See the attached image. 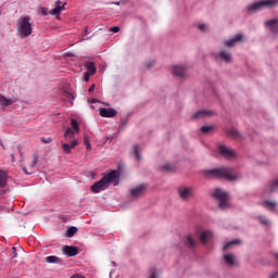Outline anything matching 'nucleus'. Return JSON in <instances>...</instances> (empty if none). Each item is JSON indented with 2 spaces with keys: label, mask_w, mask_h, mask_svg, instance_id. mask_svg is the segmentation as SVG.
Listing matches in <instances>:
<instances>
[{
  "label": "nucleus",
  "mask_w": 278,
  "mask_h": 278,
  "mask_svg": "<svg viewBox=\"0 0 278 278\" xmlns=\"http://www.w3.org/2000/svg\"><path fill=\"white\" fill-rule=\"evenodd\" d=\"M163 170H166V173H172L173 170H175V166H173L169 163H166L162 166Z\"/></svg>",
  "instance_id": "7c9ffc66"
},
{
  "label": "nucleus",
  "mask_w": 278,
  "mask_h": 278,
  "mask_svg": "<svg viewBox=\"0 0 278 278\" xmlns=\"http://www.w3.org/2000/svg\"><path fill=\"white\" fill-rule=\"evenodd\" d=\"M264 25L265 27H268L273 36H278V17L266 21Z\"/></svg>",
  "instance_id": "9b49d317"
},
{
  "label": "nucleus",
  "mask_w": 278,
  "mask_h": 278,
  "mask_svg": "<svg viewBox=\"0 0 278 278\" xmlns=\"http://www.w3.org/2000/svg\"><path fill=\"white\" fill-rule=\"evenodd\" d=\"M237 42H242V34H237L233 38L226 40V47H236Z\"/></svg>",
  "instance_id": "f3484780"
},
{
  "label": "nucleus",
  "mask_w": 278,
  "mask_h": 278,
  "mask_svg": "<svg viewBox=\"0 0 278 278\" xmlns=\"http://www.w3.org/2000/svg\"><path fill=\"white\" fill-rule=\"evenodd\" d=\"M87 73L89 75H94V73H97V66H94V62L92 61H89L87 64Z\"/></svg>",
  "instance_id": "5701e85b"
},
{
  "label": "nucleus",
  "mask_w": 278,
  "mask_h": 278,
  "mask_svg": "<svg viewBox=\"0 0 278 278\" xmlns=\"http://www.w3.org/2000/svg\"><path fill=\"white\" fill-rule=\"evenodd\" d=\"M112 264H113L114 266H116V263H115V262H112Z\"/></svg>",
  "instance_id": "603ef678"
},
{
  "label": "nucleus",
  "mask_w": 278,
  "mask_h": 278,
  "mask_svg": "<svg viewBox=\"0 0 278 278\" xmlns=\"http://www.w3.org/2000/svg\"><path fill=\"white\" fill-rule=\"evenodd\" d=\"M134 154L136 160H142V155L140 154V146L136 144L134 149Z\"/></svg>",
  "instance_id": "c756f323"
},
{
  "label": "nucleus",
  "mask_w": 278,
  "mask_h": 278,
  "mask_svg": "<svg viewBox=\"0 0 278 278\" xmlns=\"http://www.w3.org/2000/svg\"><path fill=\"white\" fill-rule=\"evenodd\" d=\"M274 257L278 261V253L274 254Z\"/></svg>",
  "instance_id": "8fccbe9b"
},
{
  "label": "nucleus",
  "mask_w": 278,
  "mask_h": 278,
  "mask_svg": "<svg viewBox=\"0 0 278 278\" xmlns=\"http://www.w3.org/2000/svg\"><path fill=\"white\" fill-rule=\"evenodd\" d=\"M84 142H85V147L88 151H90V149H92V146H90V139H88V137L84 138Z\"/></svg>",
  "instance_id": "c9c22d12"
},
{
  "label": "nucleus",
  "mask_w": 278,
  "mask_h": 278,
  "mask_svg": "<svg viewBox=\"0 0 278 278\" xmlns=\"http://www.w3.org/2000/svg\"><path fill=\"white\" fill-rule=\"evenodd\" d=\"M37 164H38V154H33V162L30 163L29 167L36 168Z\"/></svg>",
  "instance_id": "72a5a7b5"
},
{
  "label": "nucleus",
  "mask_w": 278,
  "mask_h": 278,
  "mask_svg": "<svg viewBox=\"0 0 278 278\" xmlns=\"http://www.w3.org/2000/svg\"><path fill=\"white\" fill-rule=\"evenodd\" d=\"M15 257H18V253H16V247H13L11 249V260H15Z\"/></svg>",
  "instance_id": "e433bc0d"
},
{
  "label": "nucleus",
  "mask_w": 278,
  "mask_h": 278,
  "mask_svg": "<svg viewBox=\"0 0 278 278\" xmlns=\"http://www.w3.org/2000/svg\"><path fill=\"white\" fill-rule=\"evenodd\" d=\"M205 175H210L211 177H218L223 179H227L228 181H233V179H238L237 175H233V169L229 167H219L214 169H207Z\"/></svg>",
  "instance_id": "f03ea898"
},
{
  "label": "nucleus",
  "mask_w": 278,
  "mask_h": 278,
  "mask_svg": "<svg viewBox=\"0 0 278 278\" xmlns=\"http://www.w3.org/2000/svg\"><path fill=\"white\" fill-rule=\"evenodd\" d=\"M217 151L220 153V155H223V157H226V160H230V157H236V153L233 152V150L219 144L217 147Z\"/></svg>",
  "instance_id": "f8f14e48"
},
{
  "label": "nucleus",
  "mask_w": 278,
  "mask_h": 278,
  "mask_svg": "<svg viewBox=\"0 0 278 278\" xmlns=\"http://www.w3.org/2000/svg\"><path fill=\"white\" fill-rule=\"evenodd\" d=\"M173 75L179 77L180 79L188 78L190 76V73H188V65H175L173 67Z\"/></svg>",
  "instance_id": "423d86ee"
},
{
  "label": "nucleus",
  "mask_w": 278,
  "mask_h": 278,
  "mask_svg": "<svg viewBox=\"0 0 278 278\" xmlns=\"http://www.w3.org/2000/svg\"><path fill=\"white\" fill-rule=\"evenodd\" d=\"M52 138L51 137H48V138H45V137H42L41 138V142H43V144H50V142H52Z\"/></svg>",
  "instance_id": "58836bf2"
},
{
  "label": "nucleus",
  "mask_w": 278,
  "mask_h": 278,
  "mask_svg": "<svg viewBox=\"0 0 278 278\" xmlns=\"http://www.w3.org/2000/svg\"><path fill=\"white\" fill-rule=\"evenodd\" d=\"M198 29H200V31H207L210 29V26H207L205 24H200L198 26Z\"/></svg>",
  "instance_id": "4c0bfd02"
},
{
  "label": "nucleus",
  "mask_w": 278,
  "mask_h": 278,
  "mask_svg": "<svg viewBox=\"0 0 278 278\" xmlns=\"http://www.w3.org/2000/svg\"><path fill=\"white\" fill-rule=\"evenodd\" d=\"M90 75L88 72L85 73V81H89L90 80Z\"/></svg>",
  "instance_id": "37998d69"
},
{
  "label": "nucleus",
  "mask_w": 278,
  "mask_h": 278,
  "mask_svg": "<svg viewBox=\"0 0 278 278\" xmlns=\"http://www.w3.org/2000/svg\"><path fill=\"white\" fill-rule=\"evenodd\" d=\"M11 157H12V162H14V154H11Z\"/></svg>",
  "instance_id": "3c124183"
},
{
  "label": "nucleus",
  "mask_w": 278,
  "mask_h": 278,
  "mask_svg": "<svg viewBox=\"0 0 278 278\" xmlns=\"http://www.w3.org/2000/svg\"><path fill=\"white\" fill-rule=\"evenodd\" d=\"M214 114H215L214 111L200 110L194 113L192 118H205V116H212Z\"/></svg>",
  "instance_id": "a211bd4d"
},
{
  "label": "nucleus",
  "mask_w": 278,
  "mask_h": 278,
  "mask_svg": "<svg viewBox=\"0 0 278 278\" xmlns=\"http://www.w3.org/2000/svg\"><path fill=\"white\" fill-rule=\"evenodd\" d=\"M13 103H14L13 99H8V98H5V96L0 94V105L2 108H8L10 105H13Z\"/></svg>",
  "instance_id": "aec40b11"
},
{
  "label": "nucleus",
  "mask_w": 278,
  "mask_h": 278,
  "mask_svg": "<svg viewBox=\"0 0 278 278\" xmlns=\"http://www.w3.org/2000/svg\"><path fill=\"white\" fill-rule=\"evenodd\" d=\"M278 5V0H261L254 2L248 7V12H260L264 8H276Z\"/></svg>",
  "instance_id": "20e7f679"
},
{
  "label": "nucleus",
  "mask_w": 278,
  "mask_h": 278,
  "mask_svg": "<svg viewBox=\"0 0 278 278\" xmlns=\"http://www.w3.org/2000/svg\"><path fill=\"white\" fill-rule=\"evenodd\" d=\"M121 177V174H118V170L113 169L109 174L104 175L99 181L94 182L91 186L92 192L96 194H99V192H103V190H108L110 188V184H114L116 179Z\"/></svg>",
  "instance_id": "f257e3e1"
},
{
  "label": "nucleus",
  "mask_w": 278,
  "mask_h": 278,
  "mask_svg": "<svg viewBox=\"0 0 278 278\" xmlns=\"http://www.w3.org/2000/svg\"><path fill=\"white\" fill-rule=\"evenodd\" d=\"M184 242L189 249H192V247H197V240H194L190 235L185 237Z\"/></svg>",
  "instance_id": "412c9836"
},
{
  "label": "nucleus",
  "mask_w": 278,
  "mask_h": 278,
  "mask_svg": "<svg viewBox=\"0 0 278 278\" xmlns=\"http://www.w3.org/2000/svg\"><path fill=\"white\" fill-rule=\"evenodd\" d=\"M31 21L30 16H25V17H20L17 20V31L20 35V38H27L31 36L33 34V28H31Z\"/></svg>",
  "instance_id": "7ed1b4c3"
},
{
  "label": "nucleus",
  "mask_w": 278,
  "mask_h": 278,
  "mask_svg": "<svg viewBox=\"0 0 278 278\" xmlns=\"http://www.w3.org/2000/svg\"><path fill=\"white\" fill-rule=\"evenodd\" d=\"M216 60H223V62H226V64H231V53H229L226 50H222L216 56Z\"/></svg>",
  "instance_id": "2eb2a0df"
},
{
  "label": "nucleus",
  "mask_w": 278,
  "mask_h": 278,
  "mask_svg": "<svg viewBox=\"0 0 278 278\" xmlns=\"http://www.w3.org/2000/svg\"><path fill=\"white\" fill-rule=\"evenodd\" d=\"M17 149H18V151L21 153V156H23V152H21V146H17Z\"/></svg>",
  "instance_id": "09e8293b"
},
{
  "label": "nucleus",
  "mask_w": 278,
  "mask_h": 278,
  "mask_svg": "<svg viewBox=\"0 0 278 278\" xmlns=\"http://www.w3.org/2000/svg\"><path fill=\"white\" fill-rule=\"evenodd\" d=\"M8 186V173L0 169V188H5Z\"/></svg>",
  "instance_id": "6ab92c4d"
},
{
  "label": "nucleus",
  "mask_w": 278,
  "mask_h": 278,
  "mask_svg": "<svg viewBox=\"0 0 278 278\" xmlns=\"http://www.w3.org/2000/svg\"><path fill=\"white\" fill-rule=\"evenodd\" d=\"M214 129L213 126H202L200 128V131H202V134H210V131H212Z\"/></svg>",
  "instance_id": "473e14b6"
},
{
  "label": "nucleus",
  "mask_w": 278,
  "mask_h": 278,
  "mask_svg": "<svg viewBox=\"0 0 278 278\" xmlns=\"http://www.w3.org/2000/svg\"><path fill=\"white\" fill-rule=\"evenodd\" d=\"M71 125L72 128H67L64 132V138H66V140H68V138L73 139L75 138V134H79V123L77 122V119L72 118Z\"/></svg>",
  "instance_id": "0eeeda50"
},
{
  "label": "nucleus",
  "mask_w": 278,
  "mask_h": 278,
  "mask_svg": "<svg viewBox=\"0 0 278 278\" xmlns=\"http://www.w3.org/2000/svg\"><path fill=\"white\" fill-rule=\"evenodd\" d=\"M212 197H214V199H217V201H219L218 205L220 210H227V207H229V203L227 202V193L224 192L223 190L216 189L212 194Z\"/></svg>",
  "instance_id": "39448f33"
},
{
  "label": "nucleus",
  "mask_w": 278,
  "mask_h": 278,
  "mask_svg": "<svg viewBox=\"0 0 278 278\" xmlns=\"http://www.w3.org/2000/svg\"><path fill=\"white\" fill-rule=\"evenodd\" d=\"M267 188H268L269 194H273V192H277V190H278V179L273 181L271 184H269Z\"/></svg>",
  "instance_id": "393cba45"
},
{
  "label": "nucleus",
  "mask_w": 278,
  "mask_h": 278,
  "mask_svg": "<svg viewBox=\"0 0 278 278\" xmlns=\"http://www.w3.org/2000/svg\"><path fill=\"white\" fill-rule=\"evenodd\" d=\"M46 262H47V264H62L63 263L62 258H60L55 255L47 256Z\"/></svg>",
  "instance_id": "4be33fe9"
},
{
  "label": "nucleus",
  "mask_w": 278,
  "mask_h": 278,
  "mask_svg": "<svg viewBox=\"0 0 278 278\" xmlns=\"http://www.w3.org/2000/svg\"><path fill=\"white\" fill-rule=\"evenodd\" d=\"M110 31H112L113 34H118V31H121V28L118 26H112L110 28Z\"/></svg>",
  "instance_id": "a19ab883"
},
{
  "label": "nucleus",
  "mask_w": 278,
  "mask_h": 278,
  "mask_svg": "<svg viewBox=\"0 0 278 278\" xmlns=\"http://www.w3.org/2000/svg\"><path fill=\"white\" fill-rule=\"evenodd\" d=\"M23 173H25V175H31V172H28L27 167H23Z\"/></svg>",
  "instance_id": "c03bdc74"
},
{
  "label": "nucleus",
  "mask_w": 278,
  "mask_h": 278,
  "mask_svg": "<svg viewBox=\"0 0 278 278\" xmlns=\"http://www.w3.org/2000/svg\"><path fill=\"white\" fill-rule=\"evenodd\" d=\"M178 194L182 201H188L194 197V189H192V187H180Z\"/></svg>",
  "instance_id": "1a4fd4ad"
},
{
  "label": "nucleus",
  "mask_w": 278,
  "mask_h": 278,
  "mask_svg": "<svg viewBox=\"0 0 278 278\" xmlns=\"http://www.w3.org/2000/svg\"><path fill=\"white\" fill-rule=\"evenodd\" d=\"M84 34H85V36H88V26L85 27Z\"/></svg>",
  "instance_id": "49530a36"
},
{
  "label": "nucleus",
  "mask_w": 278,
  "mask_h": 278,
  "mask_svg": "<svg viewBox=\"0 0 278 278\" xmlns=\"http://www.w3.org/2000/svg\"><path fill=\"white\" fill-rule=\"evenodd\" d=\"M228 136H231V138H240V134L236 129L228 130Z\"/></svg>",
  "instance_id": "f704fd0d"
},
{
  "label": "nucleus",
  "mask_w": 278,
  "mask_h": 278,
  "mask_svg": "<svg viewBox=\"0 0 278 278\" xmlns=\"http://www.w3.org/2000/svg\"><path fill=\"white\" fill-rule=\"evenodd\" d=\"M257 218H258L261 225H264L265 227H268V225H270V220H268V218H266V216L261 215Z\"/></svg>",
  "instance_id": "c85d7f7f"
},
{
  "label": "nucleus",
  "mask_w": 278,
  "mask_h": 278,
  "mask_svg": "<svg viewBox=\"0 0 278 278\" xmlns=\"http://www.w3.org/2000/svg\"><path fill=\"white\" fill-rule=\"evenodd\" d=\"M233 244H240V240H232V241L227 242L224 245V251H227V249H229V247H233Z\"/></svg>",
  "instance_id": "2f4dec72"
},
{
  "label": "nucleus",
  "mask_w": 278,
  "mask_h": 278,
  "mask_svg": "<svg viewBox=\"0 0 278 278\" xmlns=\"http://www.w3.org/2000/svg\"><path fill=\"white\" fill-rule=\"evenodd\" d=\"M62 253L66 257H75V255H79V249L75 245H63Z\"/></svg>",
  "instance_id": "9d476101"
},
{
  "label": "nucleus",
  "mask_w": 278,
  "mask_h": 278,
  "mask_svg": "<svg viewBox=\"0 0 278 278\" xmlns=\"http://www.w3.org/2000/svg\"><path fill=\"white\" fill-rule=\"evenodd\" d=\"M40 12L43 16H49V9L48 8H40Z\"/></svg>",
  "instance_id": "ea45409f"
},
{
  "label": "nucleus",
  "mask_w": 278,
  "mask_h": 278,
  "mask_svg": "<svg viewBox=\"0 0 278 278\" xmlns=\"http://www.w3.org/2000/svg\"><path fill=\"white\" fill-rule=\"evenodd\" d=\"M263 205L269 207L270 212H277V208H275V207H277V203H275V202L265 200V201L263 202Z\"/></svg>",
  "instance_id": "a878e982"
},
{
  "label": "nucleus",
  "mask_w": 278,
  "mask_h": 278,
  "mask_svg": "<svg viewBox=\"0 0 278 278\" xmlns=\"http://www.w3.org/2000/svg\"><path fill=\"white\" fill-rule=\"evenodd\" d=\"M89 92H94V85H91V87L88 90Z\"/></svg>",
  "instance_id": "a18cd8bd"
},
{
  "label": "nucleus",
  "mask_w": 278,
  "mask_h": 278,
  "mask_svg": "<svg viewBox=\"0 0 278 278\" xmlns=\"http://www.w3.org/2000/svg\"><path fill=\"white\" fill-rule=\"evenodd\" d=\"M99 112H100V116H103V118H114V116H116V110L112 108L110 109L100 108Z\"/></svg>",
  "instance_id": "4468645a"
},
{
  "label": "nucleus",
  "mask_w": 278,
  "mask_h": 278,
  "mask_svg": "<svg viewBox=\"0 0 278 278\" xmlns=\"http://www.w3.org/2000/svg\"><path fill=\"white\" fill-rule=\"evenodd\" d=\"M148 188L149 185H139L130 190V195L132 199H140L141 197H144Z\"/></svg>",
  "instance_id": "6e6552de"
},
{
  "label": "nucleus",
  "mask_w": 278,
  "mask_h": 278,
  "mask_svg": "<svg viewBox=\"0 0 278 278\" xmlns=\"http://www.w3.org/2000/svg\"><path fill=\"white\" fill-rule=\"evenodd\" d=\"M91 103H99V100L92 99V100H91Z\"/></svg>",
  "instance_id": "de8ad7c7"
},
{
  "label": "nucleus",
  "mask_w": 278,
  "mask_h": 278,
  "mask_svg": "<svg viewBox=\"0 0 278 278\" xmlns=\"http://www.w3.org/2000/svg\"><path fill=\"white\" fill-rule=\"evenodd\" d=\"M224 260L226 264H228L229 266H233V260H236V256L233 254H225Z\"/></svg>",
  "instance_id": "cd10ccee"
},
{
  "label": "nucleus",
  "mask_w": 278,
  "mask_h": 278,
  "mask_svg": "<svg viewBox=\"0 0 278 278\" xmlns=\"http://www.w3.org/2000/svg\"><path fill=\"white\" fill-rule=\"evenodd\" d=\"M211 238H212V231L210 230H204L200 236V240L202 242H207V240H211Z\"/></svg>",
  "instance_id": "b1692460"
},
{
  "label": "nucleus",
  "mask_w": 278,
  "mask_h": 278,
  "mask_svg": "<svg viewBox=\"0 0 278 278\" xmlns=\"http://www.w3.org/2000/svg\"><path fill=\"white\" fill-rule=\"evenodd\" d=\"M78 143L79 142L77 141V139H73V141L71 143L61 142L63 153L70 154L71 151H73V149H75V147H77Z\"/></svg>",
  "instance_id": "dca6fc26"
},
{
  "label": "nucleus",
  "mask_w": 278,
  "mask_h": 278,
  "mask_svg": "<svg viewBox=\"0 0 278 278\" xmlns=\"http://www.w3.org/2000/svg\"><path fill=\"white\" fill-rule=\"evenodd\" d=\"M154 64H155V61L149 62V63L147 64V68H148L149 71H151L152 67L154 66Z\"/></svg>",
  "instance_id": "79ce46f5"
},
{
  "label": "nucleus",
  "mask_w": 278,
  "mask_h": 278,
  "mask_svg": "<svg viewBox=\"0 0 278 278\" xmlns=\"http://www.w3.org/2000/svg\"><path fill=\"white\" fill-rule=\"evenodd\" d=\"M54 5L55 8L50 12L52 16H60V14L66 10V2L62 3V1L56 0Z\"/></svg>",
  "instance_id": "ddd939ff"
},
{
  "label": "nucleus",
  "mask_w": 278,
  "mask_h": 278,
  "mask_svg": "<svg viewBox=\"0 0 278 278\" xmlns=\"http://www.w3.org/2000/svg\"><path fill=\"white\" fill-rule=\"evenodd\" d=\"M77 231H79V229L77 227H75V226L68 227L66 230L67 238H73V236H75V233H77Z\"/></svg>",
  "instance_id": "bb28decb"
}]
</instances>
